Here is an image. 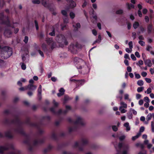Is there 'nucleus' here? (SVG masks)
<instances>
[{"label": "nucleus", "instance_id": "1", "mask_svg": "<svg viewBox=\"0 0 154 154\" xmlns=\"http://www.w3.org/2000/svg\"><path fill=\"white\" fill-rule=\"evenodd\" d=\"M74 61L75 63L77 64L76 66L77 69H80L79 71L82 74H85L89 72L90 68L83 60L75 57L74 59Z\"/></svg>", "mask_w": 154, "mask_h": 154}, {"label": "nucleus", "instance_id": "2", "mask_svg": "<svg viewBox=\"0 0 154 154\" xmlns=\"http://www.w3.org/2000/svg\"><path fill=\"white\" fill-rule=\"evenodd\" d=\"M12 54V50L11 48L5 47L1 49V56L4 59L8 58Z\"/></svg>", "mask_w": 154, "mask_h": 154}, {"label": "nucleus", "instance_id": "3", "mask_svg": "<svg viewBox=\"0 0 154 154\" xmlns=\"http://www.w3.org/2000/svg\"><path fill=\"white\" fill-rule=\"evenodd\" d=\"M114 146L116 149L117 148L120 149L122 147H123V150L122 152L123 154H127L129 150V146L127 144H125L120 143L117 146H116L115 144H114Z\"/></svg>", "mask_w": 154, "mask_h": 154}, {"label": "nucleus", "instance_id": "4", "mask_svg": "<svg viewBox=\"0 0 154 154\" xmlns=\"http://www.w3.org/2000/svg\"><path fill=\"white\" fill-rule=\"evenodd\" d=\"M56 40L58 42L61 43L65 45L68 44V42L66 41L65 37L62 34L59 35L56 38Z\"/></svg>", "mask_w": 154, "mask_h": 154}, {"label": "nucleus", "instance_id": "5", "mask_svg": "<svg viewBox=\"0 0 154 154\" xmlns=\"http://www.w3.org/2000/svg\"><path fill=\"white\" fill-rule=\"evenodd\" d=\"M82 46L80 44L78 43H75V45L71 44L69 46V49L73 52L76 53L78 50L81 48Z\"/></svg>", "mask_w": 154, "mask_h": 154}, {"label": "nucleus", "instance_id": "6", "mask_svg": "<svg viewBox=\"0 0 154 154\" xmlns=\"http://www.w3.org/2000/svg\"><path fill=\"white\" fill-rule=\"evenodd\" d=\"M88 140L86 138L82 139L80 142H75L74 144L75 147L79 146H81L85 145L88 143Z\"/></svg>", "mask_w": 154, "mask_h": 154}, {"label": "nucleus", "instance_id": "7", "mask_svg": "<svg viewBox=\"0 0 154 154\" xmlns=\"http://www.w3.org/2000/svg\"><path fill=\"white\" fill-rule=\"evenodd\" d=\"M46 41L48 45L50 47L51 49L56 47L55 43L53 41L52 38L48 39Z\"/></svg>", "mask_w": 154, "mask_h": 154}, {"label": "nucleus", "instance_id": "8", "mask_svg": "<svg viewBox=\"0 0 154 154\" xmlns=\"http://www.w3.org/2000/svg\"><path fill=\"white\" fill-rule=\"evenodd\" d=\"M47 0H33L32 2L34 4H38L41 2L42 4L45 7L48 6L46 2Z\"/></svg>", "mask_w": 154, "mask_h": 154}, {"label": "nucleus", "instance_id": "9", "mask_svg": "<svg viewBox=\"0 0 154 154\" xmlns=\"http://www.w3.org/2000/svg\"><path fill=\"white\" fill-rule=\"evenodd\" d=\"M74 123L75 124H78L81 125H83L85 124L82 119L79 116L77 117L76 120Z\"/></svg>", "mask_w": 154, "mask_h": 154}, {"label": "nucleus", "instance_id": "10", "mask_svg": "<svg viewBox=\"0 0 154 154\" xmlns=\"http://www.w3.org/2000/svg\"><path fill=\"white\" fill-rule=\"evenodd\" d=\"M66 110L64 111H62V110L60 109L57 112V113L58 114H65L66 113L67 111L71 109V107L69 106H66Z\"/></svg>", "mask_w": 154, "mask_h": 154}, {"label": "nucleus", "instance_id": "11", "mask_svg": "<svg viewBox=\"0 0 154 154\" xmlns=\"http://www.w3.org/2000/svg\"><path fill=\"white\" fill-rule=\"evenodd\" d=\"M11 34V31L9 29H8L5 30L4 33L5 35L7 37H10Z\"/></svg>", "mask_w": 154, "mask_h": 154}, {"label": "nucleus", "instance_id": "12", "mask_svg": "<svg viewBox=\"0 0 154 154\" xmlns=\"http://www.w3.org/2000/svg\"><path fill=\"white\" fill-rule=\"evenodd\" d=\"M37 88V86L34 85L32 84H29L27 86L26 89H27L29 90L34 91Z\"/></svg>", "mask_w": 154, "mask_h": 154}, {"label": "nucleus", "instance_id": "13", "mask_svg": "<svg viewBox=\"0 0 154 154\" xmlns=\"http://www.w3.org/2000/svg\"><path fill=\"white\" fill-rule=\"evenodd\" d=\"M85 82V80L82 79L81 80H78L76 82L77 86L79 87L83 85Z\"/></svg>", "mask_w": 154, "mask_h": 154}, {"label": "nucleus", "instance_id": "14", "mask_svg": "<svg viewBox=\"0 0 154 154\" xmlns=\"http://www.w3.org/2000/svg\"><path fill=\"white\" fill-rule=\"evenodd\" d=\"M6 19L7 20V21L6 22H4V23L7 25L8 26L12 27L13 28H14L15 27L17 26V25L19 24L17 23H14L13 26H11L10 25V24L9 21V20L8 18H7Z\"/></svg>", "mask_w": 154, "mask_h": 154}, {"label": "nucleus", "instance_id": "15", "mask_svg": "<svg viewBox=\"0 0 154 154\" xmlns=\"http://www.w3.org/2000/svg\"><path fill=\"white\" fill-rule=\"evenodd\" d=\"M42 86L40 85L38 89V96L39 99L41 98V94H42Z\"/></svg>", "mask_w": 154, "mask_h": 154}, {"label": "nucleus", "instance_id": "16", "mask_svg": "<svg viewBox=\"0 0 154 154\" xmlns=\"http://www.w3.org/2000/svg\"><path fill=\"white\" fill-rule=\"evenodd\" d=\"M145 64L149 67H151L152 66V63L150 60H144Z\"/></svg>", "mask_w": 154, "mask_h": 154}, {"label": "nucleus", "instance_id": "17", "mask_svg": "<svg viewBox=\"0 0 154 154\" xmlns=\"http://www.w3.org/2000/svg\"><path fill=\"white\" fill-rule=\"evenodd\" d=\"M68 19H65L64 20V24L61 25V28L62 30L64 29L65 28L66 26V24L68 23Z\"/></svg>", "mask_w": 154, "mask_h": 154}, {"label": "nucleus", "instance_id": "18", "mask_svg": "<svg viewBox=\"0 0 154 154\" xmlns=\"http://www.w3.org/2000/svg\"><path fill=\"white\" fill-rule=\"evenodd\" d=\"M64 89L63 88H61L59 90V93L57 94V96L58 97H60L63 95L64 94Z\"/></svg>", "mask_w": 154, "mask_h": 154}, {"label": "nucleus", "instance_id": "19", "mask_svg": "<svg viewBox=\"0 0 154 154\" xmlns=\"http://www.w3.org/2000/svg\"><path fill=\"white\" fill-rule=\"evenodd\" d=\"M69 2L70 3V6L71 8H73L76 6V3L72 0H69Z\"/></svg>", "mask_w": 154, "mask_h": 154}, {"label": "nucleus", "instance_id": "20", "mask_svg": "<svg viewBox=\"0 0 154 154\" xmlns=\"http://www.w3.org/2000/svg\"><path fill=\"white\" fill-rule=\"evenodd\" d=\"M5 136L9 138H11L12 137V135L10 131H8L6 132L5 134Z\"/></svg>", "mask_w": 154, "mask_h": 154}, {"label": "nucleus", "instance_id": "21", "mask_svg": "<svg viewBox=\"0 0 154 154\" xmlns=\"http://www.w3.org/2000/svg\"><path fill=\"white\" fill-rule=\"evenodd\" d=\"M120 106L119 107H121L124 108L126 109L127 107V104L123 101H121L120 103Z\"/></svg>", "mask_w": 154, "mask_h": 154}, {"label": "nucleus", "instance_id": "22", "mask_svg": "<svg viewBox=\"0 0 154 154\" xmlns=\"http://www.w3.org/2000/svg\"><path fill=\"white\" fill-rule=\"evenodd\" d=\"M58 27V25H56L53 27V30L52 32H50L49 35L51 36H54L55 35L54 29L55 28H57Z\"/></svg>", "mask_w": 154, "mask_h": 154}, {"label": "nucleus", "instance_id": "23", "mask_svg": "<svg viewBox=\"0 0 154 154\" xmlns=\"http://www.w3.org/2000/svg\"><path fill=\"white\" fill-rule=\"evenodd\" d=\"M124 126L126 128V130L127 131L130 130L131 128L129 126V123L128 122H126L124 124Z\"/></svg>", "mask_w": 154, "mask_h": 154}, {"label": "nucleus", "instance_id": "24", "mask_svg": "<svg viewBox=\"0 0 154 154\" xmlns=\"http://www.w3.org/2000/svg\"><path fill=\"white\" fill-rule=\"evenodd\" d=\"M152 26L151 24H149L147 27V31L149 33H150L151 32L152 29Z\"/></svg>", "mask_w": 154, "mask_h": 154}, {"label": "nucleus", "instance_id": "25", "mask_svg": "<svg viewBox=\"0 0 154 154\" xmlns=\"http://www.w3.org/2000/svg\"><path fill=\"white\" fill-rule=\"evenodd\" d=\"M73 26L74 27L75 30H77L79 28H80V25L79 23H77L75 26L73 25Z\"/></svg>", "mask_w": 154, "mask_h": 154}, {"label": "nucleus", "instance_id": "26", "mask_svg": "<svg viewBox=\"0 0 154 154\" xmlns=\"http://www.w3.org/2000/svg\"><path fill=\"white\" fill-rule=\"evenodd\" d=\"M141 134L140 133H138L136 136L132 137V140H136L140 136Z\"/></svg>", "mask_w": 154, "mask_h": 154}, {"label": "nucleus", "instance_id": "27", "mask_svg": "<svg viewBox=\"0 0 154 154\" xmlns=\"http://www.w3.org/2000/svg\"><path fill=\"white\" fill-rule=\"evenodd\" d=\"M143 82L142 80H139L137 82V85L139 86H142L143 85Z\"/></svg>", "mask_w": 154, "mask_h": 154}, {"label": "nucleus", "instance_id": "28", "mask_svg": "<svg viewBox=\"0 0 154 154\" xmlns=\"http://www.w3.org/2000/svg\"><path fill=\"white\" fill-rule=\"evenodd\" d=\"M126 5L127 6L128 8L129 9H130L131 8H133L134 7V5L132 4H130L128 3H127Z\"/></svg>", "mask_w": 154, "mask_h": 154}, {"label": "nucleus", "instance_id": "29", "mask_svg": "<svg viewBox=\"0 0 154 154\" xmlns=\"http://www.w3.org/2000/svg\"><path fill=\"white\" fill-rule=\"evenodd\" d=\"M127 116L128 119H131L132 118V113L130 110L127 113Z\"/></svg>", "mask_w": 154, "mask_h": 154}, {"label": "nucleus", "instance_id": "30", "mask_svg": "<svg viewBox=\"0 0 154 154\" xmlns=\"http://www.w3.org/2000/svg\"><path fill=\"white\" fill-rule=\"evenodd\" d=\"M124 108H122L121 107H119V110L122 113H125L127 112V110Z\"/></svg>", "mask_w": 154, "mask_h": 154}, {"label": "nucleus", "instance_id": "31", "mask_svg": "<svg viewBox=\"0 0 154 154\" xmlns=\"http://www.w3.org/2000/svg\"><path fill=\"white\" fill-rule=\"evenodd\" d=\"M152 117V115L151 113H149L146 116V119L147 121L151 120Z\"/></svg>", "mask_w": 154, "mask_h": 154}, {"label": "nucleus", "instance_id": "32", "mask_svg": "<svg viewBox=\"0 0 154 154\" xmlns=\"http://www.w3.org/2000/svg\"><path fill=\"white\" fill-rule=\"evenodd\" d=\"M139 26V24L137 22H135L133 25V27L135 29H137Z\"/></svg>", "mask_w": 154, "mask_h": 154}, {"label": "nucleus", "instance_id": "33", "mask_svg": "<svg viewBox=\"0 0 154 154\" xmlns=\"http://www.w3.org/2000/svg\"><path fill=\"white\" fill-rule=\"evenodd\" d=\"M144 88L143 87H138L137 89V91L138 92H140L143 91Z\"/></svg>", "mask_w": 154, "mask_h": 154}, {"label": "nucleus", "instance_id": "34", "mask_svg": "<svg viewBox=\"0 0 154 154\" xmlns=\"http://www.w3.org/2000/svg\"><path fill=\"white\" fill-rule=\"evenodd\" d=\"M134 74L136 78L137 79H139L140 78L141 76L139 74L137 73L136 72H134Z\"/></svg>", "mask_w": 154, "mask_h": 154}, {"label": "nucleus", "instance_id": "35", "mask_svg": "<svg viewBox=\"0 0 154 154\" xmlns=\"http://www.w3.org/2000/svg\"><path fill=\"white\" fill-rule=\"evenodd\" d=\"M152 92V90L150 88H148L147 90L145 91V92L146 93H147V94H149L151 93Z\"/></svg>", "mask_w": 154, "mask_h": 154}, {"label": "nucleus", "instance_id": "36", "mask_svg": "<svg viewBox=\"0 0 154 154\" xmlns=\"http://www.w3.org/2000/svg\"><path fill=\"white\" fill-rule=\"evenodd\" d=\"M130 111H131V112L132 113V112H133V113L134 115H136L137 114V112L136 111H135L134 109H132V108H130V109L129 110Z\"/></svg>", "mask_w": 154, "mask_h": 154}, {"label": "nucleus", "instance_id": "37", "mask_svg": "<svg viewBox=\"0 0 154 154\" xmlns=\"http://www.w3.org/2000/svg\"><path fill=\"white\" fill-rule=\"evenodd\" d=\"M128 45L130 49H132L133 48V43L132 41L130 42L128 44Z\"/></svg>", "mask_w": 154, "mask_h": 154}, {"label": "nucleus", "instance_id": "38", "mask_svg": "<svg viewBox=\"0 0 154 154\" xmlns=\"http://www.w3.org/2000/svg\"><path fill=\"white\" fill-rule=\"evenodd\" d=\"M69 15L70 17L72 19L74 18L75 16V14L73 12H71L70 13Z\"/></svg>", "mask_w": 154, "mask_h": 154}, {"label": "nucleus", "instance_id": "39", "mask_svg": "<svg viewBox=\"0 0 154 154\" xmlns=\"http://www.w3.org/2000/svg\"><path fill=\"white\" fill-rule=\"evenodd\" d=\"M62 14L65 17H67V11L62 10L61 11Z\"/></svg>", "mask_w": 154, "mask_h": 154}, {"label": "nucleus", "instance_id": "40", "mask_svg": "<svg viewBox=\"0 0 154 154\" xmlns=\"http://www.w3.org/2000/svg\"><path fill=\"white\" fill-rule=\"evenodd\" d=\"M142 46H144L145 45V42L142 41H139L138 42Z\"/></svg>", "mask_w": 154, "mask_h": 154}, {"label": "nucleus", "instance_id": "41", "mask_svg": "<svg viewBox=\"0 0 154 154\" xmlns=\"http://www.w3.org/2000/svg\"><path fill=\"white\" fill-rule=\"evenodd\" d=\"M116 97L117 98L119 99L120 100H121L122 99V95L120 94L117 95Z\"/></svg>", "mask_w": 154, "mask_h": 154}, {"label": "nucleus", "instance_id": "42", "mask_svg": "<svg viewBox=\"0 0 154 154\" xmlns=\"http://www.w3.org/2000/svg\"><path fill=\"white\" fill-rule=\"evenodd\" d=\"M131 57L132 60H136V58L134 55L132 54L131 55Z\"/></svg>", "mask_w": 154, "mask_h": 154}, {"label": "nucleus", "instance_id": "43", "mask_svg": "<svg viewBox=\"0 0 154 154\" xmlns=\"http://www.w3.org/2000/svg\"><path fill=\"white\" fill-rule=\"evenodd\" d=\"M123 13V10L120 9L116 11V13L117 14H121Z\"/></svg>", "mask_w": 154, "mask_h": 154}, {"label": "nucleus", "instance_id": "44", "mask_svg": "<svg viewBox=\"0 0 154 154\" xmlns=\"http://www.w3.org/2000/svg\"><path fill=\"white\" fill-rule=\"evenodd\" d=\"M26 88H27V86H26L24 87H22L20 88L19 89V90L20 91H24L25 90L27 89H26Z\"/></svg>", "mask_w": 154, "mask_h": 154}, {"label": "nucleus", "instance_id": "45", "mask_svg": "<svg viewBox=\"0 0 154 154\" xmlns=\"http://www.w3.org/2000/svg\"><path fill=\"white\" fill-rule=\"evenodd\" d=\"M145 80L148 83H150L152 81L151 79L148 78H145Z\"/></svg>", "mask_w": 154, "mask_h": 154}, {"label": "nucleus", "instance_id": "46", "mask_svg": "<svg viewBox=\"0 0 154 154\" xmlns=\"http://www.w3.org/2000/svg\"><path fill=\"white\" fill-rule=\"evenodd\" d=\"M144 130V127L143 126H142L140 127V131L139 133H140L141 134V133L143 132Z\"/></svg>", "mask_w": 154, "mask_h": 154}, {"label": "nucleus", "instance_id": "47", "mask_svg": "<svg viewBox=\"0 0 154 154\" xmlns=\"http://www.w3.org/2000/svg\"><path fill=\"white\" fill-rule=\"evenodd\" d=\"M144 100L146 102H149L150 101L149 100V97H144Z\"/></svg>", "mask_w": 154, "mask_h": 154}, {"label": "nucleus", "instance_id": "48", "mask_svg": "<svg viewBox=\"0 0 154 154\" xmlns=\"http://www.w3.org/2000/svg\"><path fill=\"white\" fill-rule=\"evenodd\" d=\"M53 103L55 107H57L58 105V103L56 102L55 100H53Z\"/></svg>", "mask_w": 154, "mask_h": 154}, {"label": "nucleus", "instance_id": "49", "mask_svg": "<svg viewBox=\"0 0 154 154\" xmlns=\"http://www.w3.org/2000/svg\"><path fill=\"white\" fill-rule=\"evenodd\" d=\"M146 2L150 4H152L153 3V2L152 0H145Z\"/></svg>", "mask_w": 154, "mask_h": 154}, {"label": "nucleus", "instance_id": "50", "mask_svg": "<svg viewBox=\"0 0 154 154\" xmlns=\"http://www.w3.org/2000/svg\"><path fill=\"white\" fill-rule=\"evenodd\" d=\"M129 95L127 94H125L124 95V99L125 100H128L129 99Z\"/></svg>", "mask_w": 154, "mask_h": 154}, {"label": "nucleus", "instance_id": "51", "mask_svg": "<svg viewBox=\"0 0 154 154\" xmlns=\"http://www.w3.org/2000/svg\"><path fill=\"white\" fill-rule=\"evenodd\" d=\"M28 41V37L27 36H25V37L24 39L23 40V41L25 42V43H27Z\"/></svg>", "mask_w": 154, "mask_h": 154}, {"label": "nucleus", "instance_id": "52", "mask_svg": "<svg viewBox=\"0 0 154 154\" xmlns=\"http://www.w3.org/2000/svg\"><path fill=\"white\" fill-rule=\"evenodd\" d=\"M125 51L126 52H128V53H130L131 52L132 49H130L128 48H126L125 49Z\"/></svg>", "mask_w": 154, "mask_h": 154}, {"label": "nucleus", "instance_id": "53", "mask_svg": "<svg viewBox=\"0 0 154 154\" xmlns=\"http://www.w3.org/2000/svg\"><path fill=\"white\" fill-rule=\"evenodd\" d=\"M21 68L23 70H25L26 69V67L25 64L23 63L21 66Z\"/></svg>", "mask_w": 154, "mask_h": 154}, {"label": "nucleus", "instance_id": "54", "mask_svg": "<svg viewBox=\"0 0 154 154\" xmlns=\"http://www.w3.org/2000/svg\"><path fill=\"white\" fill-rule=\"evenodd\" d=\"M147 75V73L146 72H143L141 73V75L143 77H146Z\"/></svg>", "mask_w": 154, "mask_h": 154}, {"label": "nucleus", "instance_id": "55", "mask_svg": "<svg viewBox=\"0 0 154 154\" xmlns=\"http://www.w3.org/2000/svg\"><path fill=\"white\" fill-rule=\"evenodd\" d=\"M112 128L114 131H116L118 130L117 127L115 125L113 126H112Z\"/></svg>", "mask_w": 154, "mask_h": 154}, {"label": "nucleus", "instance_id": "56", "mask_svg": "<svg viewBox=\"0 0 154 154\" xmlns=\"http://www.w3.org/2000/svg\"><path fill=\"white\" fill-rule=\"evenodd\" d=\"M92 32L93 34L94 35H96L97 34V31L94 29L92 30Z\"/></svg>", "mask_w": 154, "mask_h": 154}, {"label": "nucleus", "instance_id": "57", "mask_svg": "<svg viewBox=\"0 0 154 154\" xmlns=\"http://www.w3.org/2000/svg\"><path fill=\"white\" fill-rule=\"evenodd\" d=\"M124 57V58H125V59H130L129 55L127 54H125Z\"/></svg>", "mask_w": 154, "mask_h": 154}, {"label": "nucleus", "instance_id": "58", "mask_svg": "<svg viewBox=\"0 0 154 154\" xmlns=\"http://www.w3.org/2000/svg\"><path fill=\"white\" fill-rule=\"evenodd\" d=\"M141 97V95L140 94H137L136 95V98L137 99H140Z\"/></svg>", "mask_w": 154, "mask_h": 154}, {"label": "nucleus", "instance_id": "59", "mask_svg": "<svg viewBox=\"0 0 154 154\" xmlns=\"http://www.w3.org/2000/svg\"><path fill=\"white\" fill-rule=\"evenodd\" d=\"M125 135H122L119 137V139L120 141H122L125 139Z\"/></svg>", "mask_w": 154, "mask_h": 154}, {"label": "nucleus", "instance_id": "60", "mask_svg": "<svg viewBox=\"0 0 154 154\" xmlns=\"http://www.w3.org/2000/svg\"><path fill=\"white\" fill-rule=\"evenodd\" d=\"M136 34L135 32L132 33V37L134 39L136 38Z\"/></svg>", "mask_w": 154, "mask_h": 154}, {"label": "nucleus", "instance_id": "61", "mask_svg": "<svg viewBox=\"0 0 154 154\" xmlns=\"http://www.w3.org/2000/svg\"><path fill=\"white\" fill-rule=\"evenodd\" d=\"M42 47L43 50L47 48V45L45 44H43L42 45Z\"/></svg>", "mask_w": 154, "mask_h": 154}, {"label": "nucleus", "instance_id": "62", "mask_svg": "<svg viewBox=\"0 0 154 154\" xmlns=\"http://www.w3.org/2000/svg\"><path fill=\"white\" fill-rule=\"evenodd\" d=\"M135 54L137 57L139 58L140 57V55L138 52H136L135 53Z\"/></svg>", "mask_w": 154, "mask_h": 154}, {"label": "nucleus", "instance_id": "63", "mask_svg": "<svg viewBox=\"0 0 154 154\" xmlns=\"http://www.w3.org/2000/svg\"><path fill=\"white\" fill-rule=\"evenodd\" d=\"M127 70L129 72H131L132 71L131 68L130 66H128L127 67Z\"/></svg>", "mask_w": 154, "mask_h": 154}, {"label": "nucleus", "instance_id": "64", "mask_svg": "<svg viewBox=\"0 0 154 154\" xmlns=\"http://www.w3.org/2000/svg\"><path fill=\"white\" fill-rule=\"evenodd\" d=\"M143 100H140L139 101L138 103L141 106L142 105H143Z\"/></svg>", "mask_w": 154, "mask_h": 154}]
</instances>
